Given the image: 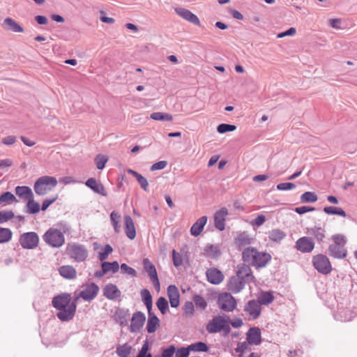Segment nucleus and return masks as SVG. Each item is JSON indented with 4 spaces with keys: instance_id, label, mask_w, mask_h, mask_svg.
Masks as SVG:
<instances>
[{
    "instance_id": "obj_12",
    "label": "nucleus",
    "mask_w": 357,
    "mask_h": 357,
    "mask_svg": "<svg viewBox=\"0 0 357 357\" xmlns=\"http://www.w3.org/2000/svg\"><path fill=\"white\" fill-rule=\"evenodd\" d=\"M99 291V287L93 282L86 284L80 291L79 297L85 301H91L96 298Z\"/></svg>"
},
{
    "instance_id": "obj_38",
    "label": "nucleus",
    "mask_w": 357,
    "mask_h": 357,
    "mask_svg": "<svg viewBox=\"0 0 357 357\" xmlns=\"http://www.w3.org/2000/svg\"><path fill=\"white\" fill-rule=\"evenodd\" d=\"M128 316H129V314H128V311H125L123 310L119 309L115 312L114 319L120 325L124 326V325L127 324Z\"/></svg>"
},
{
    "instance_id": "obj_21",
    "label": "nucleus",
    "mask_w": 357,
    "mask_h": 357,
    "mask_svg": "<svg viewBox=\"0 0 357 357\" xmlns=\"http://www.w3.org/2000/svg\"><path fill=\"white\" fill-rule=\"evenodd\" d=\"M175 12L184 20L195 24L200 25V21L197 15L184 8H176Z\"/></svg>"
},
{
    "instance_id": "obj_19",
    "label": "nucleus",
    "mask_w": 357,
    "mask_h": 357,
    "mask_svg": "<svg viewBox=\"0 0 357 357\" xmlns=\"http://www.w3.org/2000/svg\"><path fill=\"white\" fill-rule=\"evenodd\" d=\"M236 276L247 282L254 281V276L252 274V270L248 265L242 264L238 266Z\"/></svg>"
},
{
    "instance_id": "obj_23",
    "label": "nucleus",
    "mask_w": 357,
    "mask_h": 357,
    "mask_svg": "<svg viewBox=\"0 0 357 357\" xmlns=\"http://www.w3.org/2000/svg\"><path fill=\"white\" fill-rule=\"evenodd\" d=\"M86 185L91 188L92 190H93L95 192L102 195V196H107V192L103 186V185L98 182L96 178H89L86 183Z\"/></svg>"
},
{
    "instance_id": "obj_14",
    "label": "nucleus",
    "mask_w": 357,
    "mask_h": 357,
    "mask_svg": "<svg viewBox=\"0 0 357 357\" xmlns=\"http://www.w3.org/2000/svg\"><path fill=\"white\" fill-rule=\"evenodd\" d=\"M143 264L145 271L148 273L150 279L151 280L155 288L160 290V281L158 277L157 271L155 266L150 261L149 259H144L143 260Z\"/></svg>"
},
{
    "instance_id": "obj_51",
    "label": "nucleus",
    "mask_w": 357,
    "mask_h": 357,
    "mask_svg": "<svg viewBox=\"0 0 357 357\" xmlns=\"http://www.w3.org/2000/svg\"><path fill=\"white\" fill-rule=\"evenodd\" d=\"M249 345H250L247 341L238 342L237 347L235 349L236 352L238 354L239 357H242L243 354L248 350H249Z\"/></svg>"
},
{
    "instance_id": "obj_13",
    "label": "nucleus",
    "mask_w": 357,
    "mask_h": 357,
    "mask_svg": "<svg viewBox=\"0 0 357 357\" xmlns=\"http://www.w3.org/2000/svg\"><path fill=\"white\" fill-rule=\"evenodd\" d=\"M146 321V316L141 312H136L132 314L130 320L129 330L131 333H137L144 326Z\"/></svg>"
},
{
    "instance_id": "obj_46",
    "label": "nucleus",
    "mask_w": 357,
    "mask_h": 357,
    "mask_svg": "<svg viewBox=\"0 0 357 357\" xmlns=\"http://www.w3.org/2000/svg\"><path fill=\"white\" fill-rule=\"evenodd\" d=\"M324 211L328 215H338L344 218L347 215L345 211L339 207L326 206L324 208Z\"/></svg>"
},
{
    "instance_id": "obj_57",
    "label": "nucleus",
    "mask_w": 357,
    "mask_h": 357,
    "mask_svg": "<svg viewBox=\"0 0 357 357\" xmlns=\"http://www.w3.org/2000/svg\"><path fill=\"white\" fill-rule=\"evenodd\" d=\"M14 217L12 211H0V224L7 222Z\"/></svg>"
},
{
    "instance_id": "obj_43",
    "label": "nucleus",
    "mask_w": 357,
    "mask_h": 357,
    "mask_svg": "<svg viewBox=\"0 0 357 357\" xmlns=\"http://www.w3.org/2000/svg\"><path fill=\"white\" fill-rule=\"evenodd\" d=\"M13 233L8 228L0 227V243H5L12 238Z\"/></svg>"
},
{
    "instance_id": "obj_55",
    "label": "nucleus",
    "mask_w": 357,
    "mask_h": 357,
    "mask_svg": "<svg viewBox=\"0 0 357 357\" xmlns=\"http://www.w3.org/2000/svg\"><path fill=\"white\" fill-rule=\"evenodd\" d=\"M194 311L195 307L192 302H187L185 303L183 306V313L185 317H189L192 316L194 314Z\"/></svg>"
},
{
    "instance_id": "obj_5",
    "label": "nucleus",
    "mask_w": 357,
    "mask_h": 357,
    "mask_svg": "<svg viewBox=\"0 0 357 357\" xmlns=\"http://www.w3.org/2000/svg\"><path fill=\"white\" fill-rule=\"evenodd\" d=\"M43 241L49 246L59 248L65 243L63 233L55 228H50L43 236Z\"/></svg>"
},
{
    "instance_id": "obj_27",
    "label": "nucleus",
    "mask_w": 357,
    "mask_h": 357,
    "mask_svg": "<svg viewBox=\"0 0 357 357\" xmlns=\"http://www.w3.org/2000/svg\"><path fill=\"white\" fill-rule=\"evenodd\" d=\"M253 238L246 232L243 231L237 235L234 240V243L238 248L241 249L242 248L251 244Z\"/></svg>"
},
{
    "instance_id": "obj_44",
    "label": "nucleus",
    "mask_w": 357,
    "mask_h": 357,
    "mask_svg": "<svg viewBox=\"0 0 357 357\" xmlns=\"http://www.w3.org/2000/svg\"><path fill=\"white\" fill-rule=\"evenodd\" d=\"M190 351L195 352H206L208 350V347L207 344L202 342H197L193 344H191L188 346Z\"/></svg>"
},
{
    "instance_id": "obj_61",
    "label": "nucleus",
    "mask_w": 357,
    "mask_h": 357,
    "mask_svg": "<svg viewBox=\"0 0 357 357\" xmlns=\"http://www.w3.org/2000/svg\"><path fill=\"white\" fill-rule=\"evenodd\" d=\"M296 188L293 183H281L277 185V189L279 190H289Z\"/></svg>"
},
{
    "instance_id": "obj_60",
    "label": "nucleus",
    "mask_w": 357,
    "mask_h": 357,
    "mask_svg": "<svg viewBox=\"0 0 357 357\" xmlns=\"http://www.w3.org/2000/svg\"><path fill=\"white\" fill-rule=\"evenodd\" d=\"M176 348L174 346L171 345L169 347L162 350L161 357H172L175 354Z\"/></svg>"
},
{
    "instance_id": "obj_63",
    "label": "nucleus",
    "mask_w": 357,
    "mask_h": 357,
    "mask_svg": "<svg viewBox=\"0 0 357 357\" xmlns=\"http://www.w3.org/2000/svg\"><path fill=\"white\" fill-rule=\"evenodd\" d=\"M167 165V161H165V160H161V161L157 162L154 163L151 167V170L156 171V170L163 169L164 168L166 167Z\"/></svg>"
},
{
    "instance_id": "obj_16",
    "label": "nucleus",
    "mask_w": 357,
    "mask_h": 357,
    "mask_svg": "<svg viewBox=\"0 0 357 357\" xmlns=\"http://www.w3.org/2000/svg\"><path fill=\"white\" fill-rule=\"evenodd\" d=\"M246 341L250 345H259L261 342V332L259 328H250L246 333Z\"/></svg>"
},
{
    "instance_id": "obj_11",
    "label": "nucleus",
    "mask_w": 357,
    "mask_h": 357,
    "mask_svg": "<svg viewBox=\"0 0 357 357\" xmlns=\"http://www.w3.org/2000/svg\"><path fill=\"white\" fill-rule=\"evenodd\" d=\"M314 246L315 244L312 238L308 236L299 238L295 243V248L302 253L312 252Z\"/></svg>"
},
{
    "instance_id": "obj_40",
    "label": "nucleus",
    "mask_w": 357,
    "mask_h": 357,
    "mask_svg": "<svg viewBox=\"0 0 357 357\" xmlns=\"http://www.w3.org/2000/svg\"><path fill=\"white\" fill-rule=\"evenodd\" d=\"M150 118L155 121H172L174 119L172 114L163 112H153L150 115Z\"/></svg>"
},
{
    "instance_id": "obj_25",
    "label": "nucleus",
    "mask_w": 357,
    "mask_h": 357,
    "mask_svg": "<svg viewBox=\"0 0 357 357\" xmlns=\"http://www.w3.org/2000/svg\"><path fill=\"white\" fill-rule=\"evenodd\" d=\"M103 294L108 299L115 300L121 296V293L115 284H108L103 289Z\"/></svg>"
},
{
    "instance_id": "obj_34",
    "label": "nucleus",
    "mask_w": 357,
    "mask_h": 357,
    "mask_svg": "<svg viewBox=\"0 0 357 357\" xmlns=\"http://www.w3.org/2000/svg\"><path fill=\"white\" fill-rule=\"evenodd\" d=\"M140 294L142 296V300L143 303H144V305H146V307L148 310L149 314H150V312L151 311V309H152V304H153L151 294L150 291L146 289H142L140 291Z\"/></svg>"
},
{
    "instance_id": "obj_50",
    "label": "nucleus",
    "mask_w": 357,
    "mask_h": 357,
    "mask_svg": "<svg viewBox=\"0 0 357 357\" xmlns=\"http://www.w3.org/2000/svg\"><path fill=\"white\" fill-rule=\"evenodd\" d=\"M113 251L112 246L109 244H107L104 246L102 251L98 253V259L102 261V263L107 259L109 254H111Z\"/></svg>"
},
{
    "instance_id": "obj_8",
    "label": "nucleus",
    "mask_w": 357,
    "mask_h": 357,
    "mask_svg": "<svg viewBox=\"0 0 357 357\" xmlns=\"http://www.w3.org/2000/svg\"><path fill=\"white\" fill-rule=\"evenodd\" d=\"M314 268L320 273L327 275L332 271V265L329 259L324 255L318 254L312 257Z\"/></svg>"
},
{
    "instance_id": "obj_47",
    "label": "nucleus",
    "mask_w": 357,
    "mask_h": 357,
    "mask_svg": "<svg viewBox=\"0 0 357 357\" xmlns=\"http://www.w3.org/2000/svg\"><path fill=\"white\" fill-rule=\"evenodd\" d=\"M15 201V197L10 192H4L0 196V204L3 206L8 205Z\"/></svg>"
},
{
    "instance_id": "obj_45",
    "label": "nucleus",
    "mask_w": 357,
    "mask_h": 357,
    "mask_svg": "<svg viewBox=\"0 0 357 357\" xmlns=\"http://www.w3.org/2000/svg\"><path fill=\"white\" fill-rule=\"evenodd\" d=\"M26 208V212L30 214L36 213L40 211V205L33 199V197L28 199Z\"/></svg>"
},
{
    "instance_id": "obj_18",
    "label": "nucleus",
    "mask_w": 357,
    "mask_h": 357,
    "mask_svg": "<svg viewBox=\"0 0 357 357\" xmlns=\"http://www.w3.org/2000/svg\"><path fill=\"white\" fill-rule=\"evenodd\" d=\"M208 281L213 284H219L224 280L223 273L216 268H208L206 272Z\"/></svg>"
},
{
    "instance_id": "obj_37",
    "label": "nucleus",
    "mask_w": 357,
    "mask_h": 357,
    "mask_svg": "<svg viewBox=\"0 0 357 357\" xmlns=\"http://www.w3.org/2000/svg\"><path fill=\"white\" fill-rule=\"evenodd\" d=\"M128 173L132 175L133 176H135L136 178V179L137 180L138 183H139L141 188L145 190V191H147L148 190V187H149V183H148V181L147 179L144 177L142 175H141L140 174L137 173V172L131 169H128L127 170Z\"/></svg>"
},
{
    "instance_id": "obj_53",
    "label": "nucleus",
    "mask_w": 357,
    "mask_h": 357,
    "mask_svg": "<svg viewBox=\"0 0 357 357\" xmlns=\"http://www.w3.org/2000/svg\"><path fill=\"white\" fill-rule=\"evenodd\" d=\"M236 129V126L234 125L221 123L217 127V131L219 133H225L227 132H232Z\"/></svg>"
},
{
    "instance_id": "obj_32",
    "label": "nucleus",
    "mask_w": 357,
    "mask_h": 357,
    "mask_svg": "<svg viewBox=\"0 0 357 357\" xmlns=\"http://www.w3.org/2000/svg\"><path fill=\"white\" fill-rule=\"evenodd\" d=\"M3 25L6 26V28L8 30L13 31V32H24V29L17 22L10 17H7L4 20Z\"/></svg>"
},
{
    "instance_id": "obj_48",
    "label": "nucleus",
    "mask_w": 357,
    "mask_h": 357,
    "mask_svg": "<svg viewBox=\"0 0 357 357\" xmlns=\"http://www.w3.org/2000/svg\"><path fill=\"white\" fill-rule=\"evenodd\" d=\"M317 195L312 192H305L301 197V201L303 203H314L317 202Z\"/></svg>"
},
{
    "instance_id": "obj_42",
    "label": "nucleus",
    "mask_w": 357,
    "mask_h": 357,
    "mask_svg": "<svg viewBox=\"0 0 357 357\" xmlns=\"http://www.w3.org/2000/svg\"><path fill=\"white\" fill-rule=\"evenodd\" d=\"M286 236L285 233L278 229H272L269 232V238L271 241L274 242H280Z\"/></svg>"
},
{
    "instance_id": "obj_54",
    "label": "nucleus",
    "mask_w": 357,
    "mask_h": 357,
    "mask_svg": "<svg viewBox=\"0 0 357 357\" xmlns=\"http://www.w3.org/2000/svg\"><path fill=\"white\" fill-rule=\"evenodd\" d=\"M149 349V342L147 340H146V341H144L137 357H152L151 354L148 352Z\"/></svg>"
},
{
    "instance_id": "obj_33",
    "label": "nucleus",
    "mask_w": 357,
    "mask_h": 357,
    "mask_svg": "<svg viewBox=\"0 0 357 357\" xmlns=\"http://www.w3.org/2000/svg\"><path fill=\"white\" fill-rule=\"evenodd\" d=\"M308 232L312 234L318 242H322L326 238V231L320 227H314L308 229Z\"/></svg>"
},
{
    "instance_id": "obj_41",
    "label": "nucleus",
    "mask_w": 357,
    "mask_h": 357,
    "mask_svg": "<svg viewBox=\"0 0 357 357\" xmlns=\"http://www.w3.org/2000/svg\"><path fill=\"white\" fill-rule=\"evenodd\" d=\"M120 220H121V215L114 211L110 214V220L112 225L114 227V229L115 232L119 233L121 231V225H120Z\"/></svg>"
},
{
    "instance_id": "obj_64",
    "label": "nucleus",
    "mask_w": 357,
    "mask_h": 357,
    "mask_svg": "<svg viewBox=\"0 0 357 357\" xmlns=\"http://www.w3.org/2000/svg\"><path fill=\"white\" fill-rule=\"evenodd\" d=\"M121 268L124 273H126L132 276H135L137 275L136 271L134 268L128 266L126 264H122Z\"/></svg>"
},
{
    "instance_id": "obj_3",
    "label": "nucleus",
    "mask_w": 357,
    "mask_h": 357,
    "mask_svg": "<svg viewBox=\"0 0 357 357\" xmlns=\"http://www.w3.org/2000/svg\"><path fill=\"white\" fill-rule=\"evenodd\" d=\"M333 243L328 248L330 256L337 259H344L347 257V250L345 244L347 242V237L341 234L333 235L331 237Z\"/></svg>"
},
{
    "instance_id": "obj_15",
    "label": "nucleus",
    "mask_w": 357,
    "mask_h": 357,
    "mask_svg": "<svg viewBox=\"0 0 357 357\" xmlns=\"http://www.w3.org/2000/svg\"><path fill=\"white\" fill-rule=\"evenodd\" d=\"M244 311L252 319H257L261 314V305L255 300L249 301L244 307Z\"/></svg>"
},
{
    "instance_id": "obj_36",
    "label": "nucleus",
    "mask_w": 357,
    "mask_h": 357,
    "mask_svg": "<svg viewBox=\"0 0 357 357\" xmlns=\"http://www.w3.org/2000/svg\"><path fill=\"white\" fill-rule=\"evenodd\" d=\"M274 296L273 293L271 291H262L259 294L258 301H257L259 305H267L273 302Z\"/></svg>"
},
{
    "instance_id": "obj_39",
    "label": "nucleus",
    "mask_w": 357,
    "mask_h": 357,
    "mask_svg": "<svg viewBox=\"0 0 357 357\" xmlns=\"http://www.w3.org/2000/svg\"><path fill=\"white\" fill-rule=\"evenodd\" d=\"M15 192L17 195L24 199H28L33 197L31 188L27 186H17L15 188Z\"/></svg>"
},
{
    "instance_id": "obj_62",
    "label": "nucleus",
    "mask_w": 357,
    "mask_h": 357,
    "mask_svg": "<svg viewBox=\"0 0 357 357\" xmlns=\"http://www.w3.org/2000/svg\"><path fill=\"white\" fill-rule=\"evenodd\" d=\"M265 221H266L265 215L260 214V215H258L257 217L251 222V225L252 226L260 227L265 222Z\"/></svg>"
},
{
    "instance_id": "obj_20",
    "label": "nucleus",
    "mask_w": 357,
    "mask_h": 357,
    "mask_svg": "<svg viewBox=\"0 0 357 357\" xmlns=\"http://www.w3.org/2000/svg\"><path fill=\"white\" fill-rule=\"evenodd\" d=\"M228 215V210L226 208H222L216 211L214 215L215 227L220 231H223L225 227V218Z\"/></svg>"
},
{
    "instance_id": "obj_10",
    "label": "nucleus",
    "mask_w": 357,
    "mask_h": 357,
    "mask_svg": "<svg viewBox=\"0 0 357 357\" xmlns=\"http://www.w3.org/2000/svg\"><path fill=\"white\" fill-rule=\"evenodd\" d=\"M39 243L38 235L36 232H27L22 234L20 238V243L26 249H33Z\"/></svg>"
},
{
    "instance_id": "obj_58",
    "label": "nucleus",
    "mask_w": 357,
    "mask_h": 357,
    "mask_svg": "<svg viewBox=\"0 0 357 357\" xmlns=\"http://www.w3.org/2000/svg\"><path fill=\"white\" fill-rule=\"evenodd\" d=\"M172 258L174 265L176 267L180 266L183 263V258L180 253L177 252L175 250L172 251Z\"/></svg>"
},
{
    "instance_id": "obj_22",
    "label": "nucleus",
    "mask_w": 357,
    "mask_h": 357,
    "mask_svg": "<svg viewBox=\"0 0 357 357\" xmlns=\"http://www.w3.org/2000/svg\"><path fill=\"white\" fill-rule=\"evenodd\" d=\"M167 296L172 307H178L180 304V294L175 285H169L167 288Z\"/></svg>"
},
{
    "instance_id": "obj_28",
    "label": "nucleus",
    "mask_w": 357,
    "mask_h": 357,
    "mask_svg": "<svg viewBox=\"0 0 357 357\" xmlns=\"http://www.w3.org/2000/svg\"><path fill=\"white\" fill-rule=\"evenodd\" d=\"M207 217L202 216L199 218L192 226L190 233L194 236H199L202 231L204 227L206 224Z\"/></svg>"
},
{
    "instance_id": "obj_31",
    "label": "nucleus",
    "mask_w": 357,
    "mask_h": 357,
    "mask_svg": "<svg viewBox=\"0 0 357 357\" xmlns=\"http://www.w3.org/2000/svg\"><path fill=\"white\" fill-rule=\"evenodd\" d=\"M160 326V320L155 315L151 312L149 314L148 321L146 324V330L149 333H153L156 331Z\"/></svg>"
},
{
    "instance_id": "obj_59",
    "label": "nucleus",
    "mask_w": 357,
    "mask_h": 357,
    "mask_svg": "<svg viewBox=\"0 0 357 357\" xmlns=\"http://www.w3.org/2000/svg\"><path fill=\"white\" fill-rule=\"evenodd\" d=\"M189 347H181L176 350L175 357H188L190 355Z\"/></svg>"
},
{
    "instance_id": "obj_4",
    "label": "nucleus",
    "mask_w": 357,
    "mask_h": 357,
    "mask_svg": "<svg viewBox=\"0 0 357 357\" xmlns=\"http://www.w3.org/2000/svg\"><path fill=\"white\" fill-rule=\"evenodd\" d=\"M58 182L55 177L43 176L40 177L34 184V190L38 195H45L54 189Z\"/></svg>"
},
{
    "instance_id": "obj_6",
    "label": "nucleus",
    "mask_w": 357,
    "mask_h": 357,
    "mask_svg": "<svg viewBox=\"0 0 357 357\" xmlns=\"http://www.w3.org/2000/svg\"><path fill=\"white\" fill-rule=\"evenodd\" d=\"M206 331L209 333H215L222 330L229 331V320L227 316H217L213 318L206 325Z\"/></svg>"
},
{
    "instance_id": "obj_49",
    "label": "nucleus",
    "mask_w": 357,
    "mask_h": 357,
    "mask_svg": "<svg viewBox=\"0 0 357 357\" xmlns=\"http://www.w3.org/2000/svg\"><path fill=\"white\" fill-rule=\"evenodd\" d=\"M156 305L162 314H165L168 311V302L164 297L161 296L158 299Z\"/></svg>"
},
{
    "instance_id": "obj_30",
    "label": "nucleus",
    "mask_w": 357,
    "mask_h": 357,
    "mask_svg": "<svg viewBox=\"0 0 357 357\" xmlns=\"http://www.w3.org/2000/svg\"><path fill=\"white\" fill-rule=\"evenodd\" d=\"M221 252L218 245H207L205 246L203 255L208 258L217 259L220 256Z\"/></svg>"
},
{
    "instance_id": "obj_17",
    "label": "nucleus",
    "mask_w": 357,
    "mask_h": 357,
    "mask_svg": "<svg viewBox=\"0 0 357 357\" xmlns=\"http://www.w3.org/2000/svg\"><path fill=\"white\" fill-rule=\"evenodd\" d=\"M246 282L236 275L229 278L227 282V289L234 294L240 292L245 286Z\"/></svg>"
},
{
    "instance_id": "obj_29",
    "label": "nucleus",
    "mask_w": 357,
    "mask_h": 357,
    "mask_svg": "<svg viewBox=\"0 0 357 357\" xmlns=\"http://www.w3.org/2000/svg\"><path fill=\"white\" fill-rule=\"evenodd\" d=\"M59 274L64 278L73 280L77 277L76 270L70 265L62 266L59 269Z\"/></svg>"
},
{
    "instance_id": "obj_2",
    "label": "nucleus",
    "mask_w": 357,
    "mask_h": 357,
    "mask_svg": "<svg viewBox=\"0 0 357 357\" xmlns=\"http://www.w3.org/2000/svg\"><path fill=\"white\" fill-rule=\"evenodd\" d=\"M243 260L252 264L256 268H263L271 261L270 254L259 252L254 248H248L242 253Z\"/></svg>"
},
{
    "instance_id": "obj_9",
    "label": "nucleus",
    "mask_w": 357,
    "mask_h": 357,
    "mask_svg": "<svg viewBox=\"0 0 357 357\" xmlns=\"http://www.w3.org/2000/svg\"><path fill=\"white\" fill-rule=\"evenodd\" d=\"M219 307L225 312H232L236 307V299L229 293L220 294L218 298Z\"/></svg>"
},
{
    "instance_id": "obj_56",
    "label": "nucleus",
    "mask_w": 357,
    "mask_h": 357,
    "mask_svg": "<svg viewBox=\"0 0 357 357\" xmlns=\"http://www.w3.org/2000/svg\"><path fill=\"white\" fill-rule=\"evenodd\" d=\"M193 300L195 303V305L197 307H199L202 310H204L206 307L207 303H206L205 299L203 297H202L201 296H199V295L195 296Z\"/></svg>"
},
{
    "instance_id": "obj_7",
    "label": "nucleus",
    "mask_w": 357,
    "mask_h": 357,
    "mask_svg": "<svg viewBox=\"0 0 357 357\" xmlns=\"http://www.w3.org/2000/svg\"><path fill=\"white\" fill-rule=\"evenodd\" d=\"M66 253L77 262L84 261L88 257L86 249L83 245L76 243H68L66 246Z\"/></svg>"
},
{
    "instance_id": "obj_26",
    "label": "nucleus",
    "mask_w": 357,
    "mask_h": 357,
    "mask_svg": "<svg viewBox=\"0 0 357 357\" xmlns=\"http://www.w3.org/2000/svg\"><path fill=\"white\" fill-rule=\"evenodd\" d=\"M125 232L128 238L133 240L136 236V229L134 222L130 215L124 217Z\"/></svg>"
},
{
    "instance_id": "obj_52",
    "label": "nucleus",
    "mask_w": 357,
    "mask_h": 357,
    "mask_svg": "<svg viewBox=\"0 0 357 357\" xmlns=\"http://www.w3.org/2000/svg\"><path fill=\"white\" fill-rule=\"evenodd\" d=\"M108 160V158L104 155L98 154L95 158V162L98 169H102L106 162Z\"/></svg>"
},
{
    "instance_id": "obj_1",
    "label": "nucleus",
    "mask_w": 357,
    "mask_h": 357,
    "mask_svg": "<svg viewBox=\"0 0 357 357\" xmlns=\"http://www.w3.org/2000/svg\"><path fill=\"white\" fill-rule=\"evenodd\" d=\"M52 305L59 310L57 317L62 321L71 320L76 311V303L71 302L69 294H61L54 296L52 299Z\"/></svg>"
},
{
    "instance_id": "obj_35",
    "label": "nucleus",
    "mask_w": 357,
    "mask_h": 357,
    "mask_svg": "<svg viewBox=\"0 0 357 357\" xmlns=\"http://www.w3.org/2000/svg\"><path fill=\"white\" fill-rule=\"evenodd\" d=\"M132 350V346L128 343H125L116 347V353L119 357H128Z\"/></svg>"
},
{
    "instance_id": "obj_24",
    "label": "nucleus",
    "mask_w": 357,
    "mask_h": 357,
    "mask_svg": "<svg viewBox=\"0 0 357 357\" xmlns=\"http://www.w3.org/2000/svg\"><path fill=\"white\" fill-rule=\"evenodd\" d=\"M102 266V271L100 272H96L95 275L98 278H100L103 276L105 274H106L108 272H112L116 273L118 271L119 268V265L117 261L114 262H107L103 261L101 264Z\"/></svg>"
}]
</instances>
